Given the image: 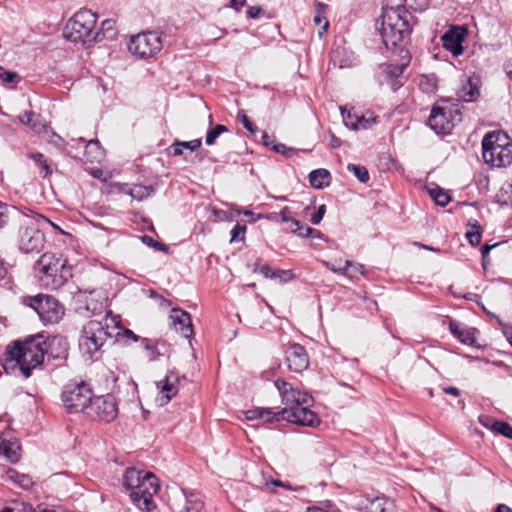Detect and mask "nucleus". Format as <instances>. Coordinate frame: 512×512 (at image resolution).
Returning <instances> with one entry per match:
<instances>
[{
	"label": "nucleus",
	"mask_w": 512,
	"mask_h": 512,
	"mask_svg": "<svg viewBox=\"0 0 512 512\" xmlns=\"http://www.w3.org/2000/svg\"><path fill=\"white\" fill-rule=\"evenodd\" d=\"M79 300L83 303V308L88 314H99L104 309L103 293L98 289L79 291ZM82 309V307H80Z\"/></svg>",
	"instance_id": "17"
},
{
	"label": "nucleus",
	"mask_w": 512,
	"mask_h": 512,
	"mask_svg": "<svg viewBox=\"0 0 512 512\" xmlns=\"http://www.w3.org/2000/svg\"><path fill=\"white\" fill-rule=\"evenodd\" d=\"M405 6L409 7L414 11H424L428 5L429 0H404Z\"/></svg>",
	"instance_id": "51"
},
{
	"label": "nucleus",
	"mask_w": 512,
	"mask_h": 512,
	"mask_svg": "<svg viewBox=\"0 0 512 512\" xmlns=\"http://www.w3.org/2000/svg\"><path fill=\"white\" fill-rule=\"evenodd\" d=\"M467 29L464 26H451L442 36V46L455 57L463 53L462 43L467 36Z\"/></svg>",
	"instance_id": "14"
},
{
	"label": "nucleus",
	"mask_w": 512,
	"mask_h": 512,
	"mask_svg": "<svg viewBox=\"0 0 512 512\" xmlns=\"http://www.w3.org/2000/svg\"><path fill=\"white\" fill-rule=\"evenodd\" d=\"M387 501L383 497H375L367 507V512H386Z\"/></svg>",
	"instance_id": "48"
},
{
	"label": "nucleus",
	"mask_w": 512,
	"mask_h": 512,
	"mask_svg": "<svg viewBox=\"0 0 512 512\" xmlns=\"http://www.w3.org/2000/svg\"><path fill=\"white\" fill-rule=\"evenodd\" d=\"M449 330L464 344L472 345L475 342L474 332L471 329L462 327L461 324L455 320L449 322Z\"/></svg>",
	"instance_id": "26"
},
{
	"label": "nucleus",
	"mask_w": 512,
	"mask_h": 512,
	"mask_svg": "<svg viewBox=\"0 0 512 512\" xmlns=\"http://www.w3.org/2000/svg\"><path fill=\"white\" fill-rule=\"evenodd\" d=\"M285 361L291 372L302 373L309 366L306 349L300 344H292L285 351Z\"/></svg>",
	"instance_id": "15"
},
{
	"label": "nucleus",
	"mask_w": 512,
	"mask_h": 512,
	"mask_svg": "<svg viewBox=\"0 0 512 512\" xmlns=\"http://www.w3.org/2000/svg\"><path fill=\"white\" fill-rule=\"evenodd\" d=\"M173 512H201L204 503L196 494H180L179 500L175 499L171 504Z\"/></svg>",
	"instance_id": "18"
},
{
	"label": "nucleus",
	"mask_w": 512,
	"mask_h": 512,
	"mask_svg": "<svg viewBox=\"0 0 512 512\" xmlns=\"http://www.w3.org/2000/svg\"><path fill=\"white\" fill-rule=\"evenodd\" d=\"M45 357L47 361L59 360L65 361L68 356V343L66 339L60 336H55L48 341L45 340Z\"/></svg>",
	"instance_id": "19"
},
{
	"label": "nucleus",
	"mask_w": 512,
	"mask_h": 512,
	"mask_svg": "<svg viewBox=\"0 0 512 512\" xmlns=\"http://www.w3.org/2000/svg\"><path fill=\"white\" fill-rule=\"evenodd\" d=\"M228 129L226 126L222 124H217L213 128L209 129L206 134L205 142L207 145L211 146L216 143V139L222 134L227 132Z\"/></svg>",
	"instance_id": "38"
},
{
	"label": "nucleus",
	"mask_w": 512,
	"mask_h": 512,
	"mask_svg": "<svg viewBox=\"0 0 512 512\" xmlns=\"http://www.w3.org/2000/svg\"><path fill=\"white\" fill-rule=\"evenodd\" d=\"M171 148L173 150L172 154L174 156H180L183 154V145H182V141H179V140H175L174 143L171 145Z\"/></svg>",
	"instance_id": "61"
},
{
	"label": "nucleus",
	"mask_w": 512,
	"mask_h": 512,
	"mask_svg": "<svg viewBox=\"0 0 512 512\" xmlns=\"http://www.w3.org/2000/svg\"><path fill=\"white\" fill-rule=\"evenodd\" d=\"M8 475L23 489H29L33 485V480L29 475L18 473L15 470H10Z\"/></svg>",
	"instance_id": "37"
},
{
	"label": "nucleus",
	"mask_w": 512,
	"mask_h": 512,
	"mask_svg": "<svg viewBox=\"0 0 512 512\" xmlns=\"http://www.w3.org/2000/svg\"><path fill=\"white\" fill-rule=\"evenodd\" d=\"M379 31L383 43L386 47H389V45L396 46L402 42L405 36L409 34L410 29L408 22H400L398 24L381 26Z\"/></svg>",
	"instance_id": "16"
},
{
	"label": "nucleus",
	"mask_w": 512,
	"mask_h": 512,
	"mask_svg": "<svg viewBox=\"0 0 512 512\" xmlns=\"http://www.w3.org/2000/svg\"><path fill=\"white\" fill-rule=\"evenodd\" d=\"M480 78L476 75L468 76L462 80L461 87L457 90V96L465 101L471 102L480 95Z\"/></svg>",
	"instance_id": "21"
},
{
	"label": "nucleus",
	"mask_w": 512,
	"mask_h": 512,
	"mask_svg": "<svg viewBox=\"0 0 512 512\" xmlns=\"http://www.w3.org/2000/svg\"><path fill=\"white\" fill-rule=\"evenodd\" d=\"M45 349V340L40 335L23 342L16 341L13 346H8L2 367L6 373L18 370L27 379L31 376L32 370L44 362Z\"/></svg>",
	"instance_id": "1"
},
{
	"label": "nucleus",
	"mask_w": 512,
	"mask_h": 512,
	"mask_svg": "<svg viewBox=\"0 0 512 512\" xmlns=\"http://www.w3.org/2000/svg\"><path fill=\"white\" fill-rule=\"evenodd\" d=\"M246 232V225L239 222L231 230V242L243 240Z\"/></svg>",
	"instance_id": "50"
},
{
	"label": "nucleus",
	"mask_w": 512,
	"mask_h": 512,
	"mask_svg": "<svg viewBox=\"0 0 512 512\" xmlns=\"http://www.w3.org/2000/svg\"><path fill=\"white\" fill-rule=\"evenodd\" d=\"M140 342L142 347L148 352L149 360H157L160 355V353L157 350V343L149 338H142Z\"/></svg>",
	"instance_id": "39"
},
{
	"label": "nucleus",
	"mask_w": 512,
	"mask_h": 512,
	"mask_svg": "<svg viewBox=\"0 0 512 512\" xmlns=\"http://www.w3.org/2000/svg\"><path fill=\"white\" fill-rule=\"evenodd\" d=\"M289 214H290V209L288 207H284L279 212L278 216L281 218L282 222L290 224V229L300 227L302 225V222L290 217ZM276 216H277V214H275V217Z\"/></svg>",
	"instance_id": "46"
},
{
	"label": "nucleus",
	"mask_w": 512,
	"mask_h": 512,
	"mask_svg": "<svg viewBox=\"0 0 512 512\" xmlns=\"http://www.w3.org/2000/svg\"><path fill=\"white\" fill-rule=\"evenodd\" d=\"M202 144L201 139H194L191 141L184 142L182 141V145L184 148L189 149L191 151L197 150Z\"/></svg>",
	"instance_id": "58"
},
{
	"label": "nucleus",
	"mask_w": 512,
	"mask_h": 512,
	"mask_svg": "<svg viewBox=\"0 0 512 512\" xmlns=\"http://www.w3.org/2000/svg\"><path fill=\"white\" fill-rule=\"evenodd\" d=\"M87 414L104 422L113 421L118 414V404L112 394L94 397L88 406Z\"/></svg>",
	"instance_id": "13"
},
{
	"label": "nucleus",
	"mask_w": 512,
	"mask_h": 512,
	"mask_svg": "<svg viewBox=\"0 0 512 512\" xmlns=\"http://www.w3.org/2000/svg\"><path fill=\"white\" fill-rule=\"evenodd\" d=\"M355 122H349L346 120V126L353 130H365L370 128L374 123H376V117L370 116H355Z\"/></svg>",
	"instance_id": "34"
},
{
	"label": "nucleus",
	"mask_w": 512,
	"mask_h": 512,
	"mask_svg": "<svg viewBox=\"0 0 512 512\" xmlns=\"http://www.w3.org/2000/svg\"><path fill=\"white\" fill-rule=\"evenodd\" d=\"M96 22L95 13L88 9H81L67 22L64 36L72 42L91 46L100 41V33L95 30Z\"/></svg>",
	"instance_id": "5"
},
{
	"label": "nucleus",
	"mask_w": 512,
	"mask_h": 512,
	"mask_svg": "<svg viewBox=\"0 0 512 512\" xmlns=\"http://www.w3.org/2000/svg\"><path fill=\"white\" fill-rule=\"evenodd\" d=\"M159 490V483L156 476L151 472H145L136 490L130 493V499L141 511L151 512L156 508L153 499Z\"/></svg>",
	"instance_id": "10"
},
{
	"label": "nucleus",
	"mask_w": 512,
	"mask_h": 512,
	"mask_svg": "<svg viewBox=\"0 0 512 512\" xmlns=\"http://www.w3.org/2000/svg\"><path fill=\"white\" fill-rule=\"evenodd\" d=\"M482 157L493 167H507L512 163V144L501 131L488 132L482 140Z\"/></svg>",
	"instance_id": "6"
},
{
	"label": "nucleus",
	"mask_w": 512,
	"mask_h": 512,
	"mask_svg": "<svg viewBox=\"0 0 512 512\" xmlns=\"http://www.w3.org/2000/svg\"><path fill=\"white\" fill-rule=\"evenodd\" d=\"M381 26L398 24L400 22H408L406 18V10L402 5L396 7L383 8Z\"/></svg>",
	"instance_id": "23"
},
{
	"label": "nucleus",
	"mask_w": 512,
	"mask_h": 512,
	"mask_svg": "<svg viewBox=\"0 0 512 512\" xmlns=\"http://www.w3.org/2000/svg\"><path fill=\"white\" fill-rule=\"evenodd\" d=\"M111 330L114 333L115 337L123 336L127 340H131L133 342L141 341L142 337H139L136 335L132 330L130 329H121V327L117 324L111 326Z\"/></svg>",
	"instance_id": "41"
},
{
	"label": "nucleus",
	"mask_w": 512,
	"mask_h": 512,
	"mask_svg": "<svg viewBox=\"0 0 512 512\" xmlns=\"http://www.w3.org/2000/svg\"><path fill=\"white\" fill-rule=\"evenodd\" d=\"M169 319L177 332H180L185 338L193 334V326L190 314L180 308H173Z\"/></svg>",
	"instance_id": "20"
},
{
	"label": "nucleus",
	"mask_w": 512,
	"mask_h": 512,
	"mask_svg": "<svg viewBox=\"0 0 512 512\" xmlns=\"http://www.w3.org/2000/svg\"><path fill=\"white\" fill-rule=\"evenodd\" d=\"M492 431L512 440V426L507 422L495 421L492 425Z\"/></svg>",
	"instance_id": "44"
},
{
	"label": "nucleus",
	"mask_w": 512,
	"mask_h": 512,
	"mask_svg": "<svg viewBox=\"0 0 512 512\" xmlns=\"http://www.w3.org/2000/svg\"><path fill=\"white\" fill-rule=\"evenodd\" d=\"M262 9L259 6H250L247 9V16L251 19H256L261 14Z\"/></svg>",
	"instance_id": "60"
},
{
	"label": "nucleus",
	"mask_w": 512,
	"mask_h": 512,
	"mask_svg": "<svg viewBox=\"0 0 512 512\" xmlns=\"http://www.w3.org/2000/svg\"><path fill=\"white\" fill-rule=\"evenodd\" d=\"M428 193L435 203L441 207H445L451 201L448 192L438 185L432 184V186L428 187Z\"/></svg>",
	"instance_id": "32"
},
{
	"label": "nucleus",
	"mask_w": 512,
	"mask_h": 512,
	"mask_svg": "<svg viewBox=\"0 0 512 512\" xmlns=\"http://www.w3.org/2000/svg\"><path fill=\"white\" fill-rule=\"evenodd\" d=\"M96 32L100 33V41L104 38L113 39L117 34L115 28V21L112 19L104 20L101 24V28Z\"/></svg>",
	"instance_id": "36"
},
{
	"label": "nucleus",
	"mask_w": 512,
	"mask_h": 512,
	"mask_svg": "<svg viewBox=\"0 0 512 512\" xmlns=\"http://www.w3.org/2000/svg\"><path fill=\"white\" fill-rule=\"evenodd\" d=\"M325 212H326V206L324 204L320 205L318 207L317 211L315 213H313L311 216L310 220H311L312 224H314V225L319 224L322 221Z\"/></svg>",
	"instance_id": "55"
},
{
	"label": "nucleus",
	"mask_w": 512,
	"mask_h": 512,
	"mask_svg": "<svg viewBox=\"0 0 512 512\" xmlns=\"http://www.w3.org/2000/svg\"><path fill=\"white\" fill-rule=\"evenodd\" d=\"M365 269L362 264L353 263L349 260L344 261L343 275L352 280H358L360 276L364 275Z\"/></svg>",
	"instance_id": "33"
},
{
	"label": "nucleus",
	"mask_w": 512,
	"mask_h": 512,
	"mask_svg": "<svg viewBox=\"0 0 512 512\" xmlns=\"http://www.w3.org/2000/svg\"><path fill=\"white\" fill-rule=\"evenodd\" d=\"M459 119L460 113L458 108L437 104L433 106L427 124L437 134H446L453 128L454 121Z\"/></svg>",
	"instance_id": "12"
},
{
	"label": "nucleus",
	"mask_w": 512,
	"mask_h": 512,
	"mask_svg": "<svg viewBox=\"0 0 512 512\" xmlns=\"http://www.w3.org/2000/svg\"><path fill=\"white\" fill-rule=\"evenodd\" d=\"M114 337L111 327L100 321L91 320L83 329L79 341L80 349L91 358L98 353L104 344Z\"/></svg>",
	"instance_id": "7"
},
{
	"label": "nucleus",
	"mask_w": 512,
	"mask_h": 512,
	"mask_svg": "<svg viewBox=\"0 0 512 512\" xmlns=\"http://www.w3.org/2000/svg\"><path fill=\"white\" fill-rule=\"evenodd\" d=\"M22 303L32 308L44 324L58 323L64 316V306L50 295L26 296L22 298Z\"/></svg>",
	"instance_id": "8"
},
{
	"label": "nucleus",
	"mask_w": 512,
	"mask_h": 512,
	"mask_svg": "<svg viewBox=\"0 0 512 512\" xmlns=\"http://www.w3.org/2000/svg\"><path fill=\"white\" fill-rule=\"evenodd\" d=\"M275 386L281 395L282 402L289 405V407L281 409L283 420L309 427H315L320 423L317 414L309 409L313 402L309 393L301 391L281 379L275 381Z\"/></svg>",
	"instance_id": "2"
},
{
	"label": "nucleus",
	"mask_w": 512,
	"mask_h": 512,
	"mask_svg": "<svg viewBox=\"0 0 512 512\" xmlns=\"http://www.w3.org/2000/svg\"><path fill=\"white\" fill-rule=\"evenodd\" d=\"M245 417L248 420H256L261 418V408H254L245 412Z\"/></svg>",
	"instance_id": "59"
},
{
	"label": "nucleus",
	"mask_w": 512,
	"mask_h": 512,
	"mask_svg": "<svg viewBox=\"0 0 512 512\" xmlns=\"http://www.w3.org/2000/svg\"><path fill=\"white\" fill-rule=\"evenodd\" d=\"M141 240L144 244H146L147 246L152 247L156 250L164 251V252H168V250H169V247L167 245L156 241L155 239H153L150 236L144 235L141 237Z\"/></svg>",
	"instance_id": "49"
},
{
	"label": "nucleus",
	"mask_w": 512,
	"mask_h": 512,
	"mask_svg": "<svg viewBox=\"0 0 512 512\" xmlns=\"http://www.w3.org/2000/svg\"><path fill=\"white\" fill-rule=\"evenodd\" d=\"M238 120L242 123L244 128L249 131L250 133H255L257 128L256 126L250 121L248 116L245 114L243 110H240L237 115Z\"/></svg>",
	"instance_id": "52"
},
{
	"label": "nucleus",
	"mask_w": 512,
	"mask_h": 512,
	"mask_svg": "<svg viewBox=\"0 0 512 512\" xmlns=\"http://www.w3.org/2000/svg\"><path fill=\"white\" fill-rule=\"evenodd\" d=\"M143 471L137 470L134 467L127 468L123 475V485L130 493L136 490L141 480L144 478Z\"/></svg>",
	"instance_id": "28"
},
{
	"label": "nucleus",
	"mask_w": 512,
	"mask_h": 512,
	"mask_svg": "<svg viewBox=\"0 0 512 512\" xmlns=\"http://www.w3.org/2000/svg\"><path fill=\"white\" fill-rule=\"evenodd\" d=\"M305 236L312 237V238H318V239H324V234L320 232L319 230L313 229V228H307L305 232Z\"/></svg>",
	"instance_id": "62"
},
{
	"label": "nucleus",
	"mask_w": 512,
	"mask_h": 512,
	"mask_svg": "<svg viewBox=\"0 0 512 512\" xmlns=\"http://www.w3.org/2000/svg\"><path fill=\"white\" fill-rule=\"evenodd\" d=\"M307 228H310V227L307 226L306 224L302 223V225L300 227L292 228L291 232L294 233V234H297L300 237L307 238V236H305V232H306Z\"/></svg>",
	"instance_id": "64"
},
{
	"label": "nucleus",
	"mask_w": 512,
	"mask_h": 512,
	"mask_svg": "<svg viewBox=\"0 0 512 512\" xmlns=\"http://www.w3.org/2000/svg\"><path fill=\"white\" fill-rule=\"evenodd\" d=\"M260 420H263L264 422H268V423L278 422L280 420H283L281 418V410L274 412L271 409L261 408Z\"/></svg>",
	"instance_id": "47"
},
{
	"label": "nucleus",
	"mask_w": 512,
	"mask_h": 512,
	"mask_svg": "<svg viewBox=\"0 0 512 512\" xmlns=\"http://www.w3.org/2000/svg\"><path fill=\"white\" fill-rule=\"evenodd\" d=\"M442 391L444 393L452 395L454 397L461 396V391L456 387H452V386L442 387Z\"/></svg>",
	"instance_id": "63"
},
{
	"label": "nucleus",
	"mask_w": 512,
	"mask_h": 512,
	"mask_svg": "<svg viewBox=\"0 0 512 512\" xmlns=\"http://www.w3.org/2000/svg\"><path fill=\"white\" fill-rule=\"evenodd\" d=\"M259 272L265 277L277 280L279 283H287L294 279L292 270L273 269L269 265H262Z\"/></svg>",
	"instance_id": "25"
},
{
	"label": "nucleus",
	"mask_w": 512,
	"mask_h": 512,
	"mask_svg": "<svg viewBox=\"0 0 512 512\" xmlns=\"http://www.w3.org/2000/svg\"><path fill=\"white\" fill-rule=\"evenodd\" d=\"M15 206L0 202V229L3 228L10 219L18 220L21 215Z\"/></svg>",
	"instance_id": "31"
},
{
	"label": "nucleus",
	"mask_w": 512,
	"mask_h": 512,
	"mask_svg": "<svg viewBox=\"0 0 512 512\" xmlns=\"http://www.w3.org/2000/svg\"><path fill=\"white\" fill-rule=\"evenodd\" d=\"M85 156L90 162H100L103 159L104 151L97 139H92L86 143Z\"/></svg>",
	"instance_id": "30"
},
{
	"label": "nucleus",
	"mask_w": 512,
	"mask_h": 512,
	"mask_svg": "<svg viewBox=\"0 0 512 512\" xmlns=\"http://www.w3.org/2000/svg\"><path fill=\"white\" fill-rule=\"evenodd\" d=\"M420 89L427 93L431 94L437 90V77L435 74L430 75H422L419 81Z\"/></svg>",
	"instance_id": "35"
},
{
	"label": "nucleus",
	"mask_w": 512,
	"mask_h": 512,
	"mask_svg": "<svg viewBox=\"0 0 512 512\" xmlns=\"http://www.w3.org/2000/svg\"><path fill=\"white\" fill-rule=\"evenodd\" d=\"M61 397L69 413L87 411L89 404L93 400L92 389L90 385L84 381L79 383L71 382L65 385Z\"/></svg>",
	"instance_id": "9"
},
{
	"label": "nucleus",
	"mask_w": 512,
	"mask_h": 512,
	"mask_svg": "<svg viewBox=\"0 0 512 512\" xmlns=\"http://www.w3.org/2000/svg\"><path fill=\"white\" fill-rule=\"evenodd\" d=\"M323 264L329 270L343 275V266L341 265V260L335 262L323 261Z\"/></svg>",
	"instance_id": "56"
},
{
	"label": "nucleus",
	"mask_w": 512,
	"mask_h": 512,
	"mask_svg": "<svg viewBox=\"0 0 512 512\" xmlns=\"http://www.w3.org/2000/svg\"><path fill=\"white\" fill-rule=\"evenodd\" d=\"M34 117V113L31 111H24L21 115H19V121L27 126H35V124L32 123Z\"/></svg>",
	"instance_id": "57"
},
{
	"label": "nucleus",
	"mask_w": 512,
	"mask_h": 512,
	"mask_svg": "<svg viewBox=\"0 0 512 512\" xmlns=\"http://www.w3.org/2000/svg\"><path fill=\"white\" fill-rule=\"evenodd\" d=\"M30 158L33 159V161L39 167L40 172L44 173V176H47L51 173V168L42 153H33L30 155Z\"/></svg>",
	"instance_id": "45"
},
{
	"label": "nucleus",
	"mask_w": 512,
	"mask_h": 512,
	"mask_svg": "<svg viewBox=\"0 0 512 512\" xmlns=\"http://www.w3.org/2000/svg\"><path fill=\"white\" fill-rule=\"evenodd\" d=\"M331 175L326 169H316L309 174V183L313 188L323 189L330 184Z\"/></svg>",
	"instance_id": "29"
},
{
	"label": "nucleus",
	"mask_w": 512,
	"mask_h": 512,
	"mask_svg": "<svg viewBox=\"0 0 512 512\" xmlns=\"http://www.w3.org/2000/svg\"><path fill=\"white\" fill-rule=\"evenodd\" d=\"M34 269L41 285L51 290L62 287L71 277L66 260L52 253H44L35 263Z\"/></svg>",
	"instance_id": "4"
},
{
	"label": "nucleus",
	"mask_w": 512,
	"mask_h": 512,
	"mask_svg": "<svg viewBox=\"0 0 512 512\" xmlns=\"http://www.w3.org/2000/svg\"><path fill=\"white\" fill-rule=\"evenodd\" d=\"M0 512H33L32 507L22 501L14 500Z\"/></svg>",
	"instance_id": "43"
},
{
	"label": "nucleus",
	"mask_w": 512,
	"mask_h": 512,
	"mask_svg": "<svg viewBox=\"0 0 512 512\" xmlns=\"http://www.w3.org/2000/svg\"><path fill=\"white\" fill-rule=\"evenodd\" d=\"M175 380L177 379L175 378ZM157 388L162 394L158 399L161 405L167 404L178 393L176 381H172L169 375L157 382Z\"/></svg>",
	"instance_id": "24"
},
{
	"label": "nucleus",
	"mask_w": 512,
	"mask_h": 512,
	"mask_svg": "<svg viewBox=\"0 0 512 512\" xmlns=\"http://www.w3.org/2000/svg\"><path fill=\"white\" fill-rule=\"evenodd\" d=\"M17 448L8 443L2 456L11 463L17 462L19 459Z\"/></svg>",
	"instance_id": "53"
},
{
	"label": "nucleus",
	"mask_w": 512,
	"mask_h": 512,
	"mask_svg": "<svg viewBox=\"0 0 512 512\" xmlns=\"http://www.w3.org/2000/svg\"><path fill=\"white\" fill-rule=\"evenodd\" d=\"M466 238L472 246H477L481 241L480 225L476 221L470 226V229L466 232Z\"/></svg>",
	"instance_id": "42"
},
{
	"label": "nucleus",
	"mask_w": 512,
	"mask_h": 512,
	"mask_svg": "<svg viewBox=\"0 0 512 512\" xmlns=\"http://www.w3.org/2000/svg\"><path fill=\"white\" fill-rule=\"evenodd\" d=\"M0 78L5 83H13V82H19L20 77L17 73L12 71H6L3 67L0 66Z\"/></svg>",
	"instance_id": "54"
},
{
	"label": "nucleus",
	"mask_w": 512,
	"mask_h": 512,
	"mask_svg": "<svg viewBox=\"0 0 512 512\" xmlns=\"http://www.w3.org/2000/svg\"><path fill=\"white\" fill-rule=\"evenodd\" d=\"M407 64H385L382 66L384 79L390 85L393 91H396L403 85L402 75Z\"/></svg>",
	"instance_id": "22"
},
{
	"label": "nucleus",
	"mask_w": 512,
	"mask_h": 512,
	"mask_svg": "<svg viewBox=\"0 0 512 512\" xmlns=\"http://www.w3.org/2000/svg\"><path fill=\"white\" fill-rule=\"evenodd\" d=\"M348 171L361 182L366 183L369 180V173L366 167L358 164H349L347 166Z\"/></svg>",
	"instance_id": "40"
},
{
	"label": "nucleus",
	"mask_w": 512,
	"mask_h": 512,
	"mask_svg": "<svg viewBox=\"0 0 512 512\" xmlns=\"http://www.w3.org/2000/svg\"><path fill=\"white\" fill-rule=\"evenodd\" d=\"M122 191L130 195L133 199L142 201L154 193V188L152 186H145L141 184H134L132 186L124 184Z\"/></svg>",
	"instance_id": "27"
},
{
	"label": "nucleus",
	"mask_w": 512,
	"mask_h": 512,
	"mask_svg": "<svg viewBox=\"0 0 512 512\" xmlns=\"http://www.w3.org/2000/svg\"><path fill=\"white\" fill-rule=\"evenodd\" d=\"M162 49L161 36L156 31H147L132 36L128 43V50L139 58H150Z\"/></svg>",
	"instance_id": "11"
},
{
	"label": "nucleus",
	"mask_w": 512,
	"mask_h": 512,
	"mask_svg": "<svg viewBox=\"0 0 512 512\" xmlns=\"http://www.w3.org/2000/svg\"><path fill=\"white\" fill-rule=\"evenodd\" d=\"M46 218L38 214L21 213L17 222V245L23 253H39L45 245V235L41 229Z\"/></svg>",
	"instance_id": "3"
}]
</instances>
